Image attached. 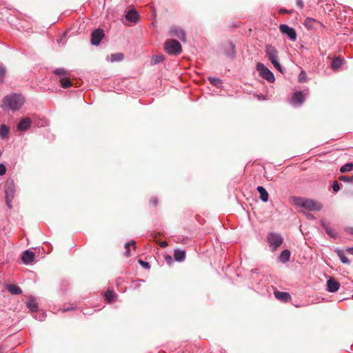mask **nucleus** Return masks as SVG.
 Segmentation results:
<instances>
[{"instance_id":"1","label":"nucleus","mask_w":353,"mask_h":353,"mask_svg":"<svg viewBox=\"0 0 353 353\" xmlns=\"http://www.w3.org/2000/svg\"><path fill=\"white\" fill-rule=\"evenodd\" d=\"M24 98L21 94H12L5 97L2 101L1 108L12 111L18 110L23 105Z\"/></svg>"},{"instance_id":"2","label":"nucleus","mask_w":353,"mask_h":353,"mask_svg":"<svg viewBox=\"0 0 353 353\" xmlns=\"http://www.w3.org/2000/svg\"><path fill=\"white\" fill-rule=\"evenodd\" d=\"M292 200L294 205L307 211H320L323 207L321 203L310 199L294 196Z\"/></svg>"},{"instance_id":"3","label":"nucleus","mask_w":353,"mask_h":353,"mask_svg":"<svg viewBox=\"0 0 353 353\" xmlns=\"http://www.w3.org/2000/svg\"><path fill=\"white\" fill-rule=\"evenodd\" d=\"M265 53L273 65L281 72H283L282 67L278 61L279 56L277 50L272 45L265 46Z\"/></svg>"},{"instance_id":"4","label":"nucleus","mask_w":353,"mask_h":353,"mask_svg":"<svg viewBox=\"0 0 353 353\" xmlns=\"http://www.w3.org/2000/svg\"><path fill=\"white\" fill-rule=\"evenodd\" d=\"M5 193H6V204L9 208H12L11 202L14 198L15 193V185L14 181L12 179H8L6 181L5 184Z\"/></svg>"},{"instance_id":"5","label":"nucleus","mask_w":353,"mask_h":353,"mask_svg":"<svg viewBox=\"0 0 353 353\" xmlns=\"http://www.w3.org/2000/svg\"><path fill=\"white\" fill-rule=\"evenodd\" d=\"M164 50L170 54H179L182 51V47L178 41L169 39L165 42Z\"/></svg>"},{"instance_id":"6","label":"nucleus","mask_w":353,"mask_h":353,"mask_svg":"<svg viewBox=\"0 0 353 353\" xmlns=\"http://www.w3.org/2000/svg\"><path fill=\"white\" fill-rule=\"evenodd\" d=\"M269 245L272 248V250H276L283 243V239L281 234L277 233L271 232L267 237Z\"/></svg>"},{"instance_id":"7","label":"nucleus","mask_w":353,"mask_h":353,"mask_svg":"<svg viewBox=\"0 0 353 353\" xmlns=\"http://www.w3.org/2000/svg\"><path fill=\"white\" fill-rule=\"evenodd\" d=\"M256 70L259 72L260 76L263 79H266L269 82H273L274 81V76L273 73L266 68L262 63H257Z\"/></svg>"},{"instance_id":"8","label":"nucleus","mask_w":353,"mask_h":353,"mask_svg":"<svg viewBox=\"0 0 353 353\" xmlns=\"http://www.w3.org/2000/svg\"><path fill=\"white\" fill-rule=\"evenodd\" d=\"M170 35L172 37H176L182 41H185L186 34L185 31L179 27H171L170 28Z\"/></svg>"},{"instance_id":"9","label":"nucleus","mask_w":353,"mask_h":353,"mask_svg":"<svg viewBox=\"0 0 353 353\" xmlns=\"http://www.w3.org/2000/svg\"><path fill=\"white\" fill-rule=\"evenodd\" d=\"M281 33L287 34L292 41L296 39V33L294 28L289 27L288 25L282 24L279 26Z\"/></svg>"},{"instance_id":"10","label":"nucleus","mask_w":353,"mask_h":353,"mask_svg":"<svg viewBox=\"0 0 353 353\" xmlns=\"http://www.w3.org/2000/svg\"><path fill=\"white\" fill-rule=\"evenodd\" d=\"M303 24L305 27L308 30L324 28V26L321 22L310 17L305 19Z\"/></svg>"},{"instance_id":"11","label":"nucleus","mask_w":353,"mask_h":353,"mask_svg":"<svg viewBox=\"0 0 353 353\" xmlns=\"http://www.w3.org/2000/svg\"><path fill=\"white\" fill-rule=\"evenodd\" d=\"M104 37L103 30L101 29H97L92 32L91 34V43L92 45L98 46L100 41Z\"/></svg>"},{"instance_id":"12","label":"nucleus","mask_w":353,"mask_h":353,"mask_svg":"<svg viewBox=\"0 0 353 353\" xmlns=\"http://www.w3.org/2000/svg\"><path fill=\"white\" fill-rule=\"evenodd\" d=\"M275 297L281 302L287 303L291 300V296L288 292L275 290L274 292Z\"/></svg>"},{"instance_id":"13","label":"nucleus","mask_w":353,"mask_h":353,"mask_svg":"<svg viewBox=\"0 0 353 353\" xmlns=\"http://www.w3.org/2000/svg\"><path fill=\"white\" fill-rule=\"evenodd\" d=\"M327 290L331 292H336L340 286V284L334 279H330L327 281Z\"/></svg>"},{"instance_id":"14","label":"nucleus","mask_w":353,"mask_h":353,"mask_svg":"<svg viewBox=\"0 0 353 353\" xmlns=\"http://www.w3.org/2000/svg\"><path fill=\"white\" fill-rule=\"evenodd\" d=\"M30 124H31L30 119L28 117H26V118L21 119L19 121V123L17 125V128L20 131H24L30 127Z\"/></svg>"},{"instance_id":"15","label":"nucleus","mask_w":353,"mask_h":353,"mask_svg":"<svg viewBox=\"0 0 353 353\" xmlns=\"http://www.w3.org/2000/svg\"><path fill=\"white\" fill-rule=\"evenodd\" d=\"M117 294L112 290L108 289L104 293V298L105 301L109 303L114 302L117 300Z\"/></svg>"},{"instance_id":"16","label":"nucleus","mask_w":353,"mask_h":353,"mask_svg":"<svg viewBox=\"0 0 353 353\" xmlns=\"http://www.w3.org/2000/svg\"><path fill=\"white\" fill-rule=\"evenodd\" d=\"M22 261L24 263H30L34 259V254L32 252L26 250L22 255Z\"/></svg>"},{"instance_id":"17","label":"nucleus","mask_w":353,"mask_h":353,"mask_svg":"<svg viewBox=\"0 0 353 353\" xmlns=\"http://www.w3.org/2000/svg\"><path fill=\"white\" fill-rule=\"evenodd\" d=\"M139 17L138 12L134 10L128 11L125 15L126 19L132 23H136L139 20Z\"/></svg>"},{"instance_id":"18","label":"nucleus","mask_w":353,"mask_h":353,"mask_svg":"<svg viewBox=\"0 0 353 353\" xmlns=\"http://www.w3.org/2000/svg\"><path fill=\"white\" fill-rule=\"evenodd\" d=\"M292 103L301 105L304 102V96L301 92H295L292 98Z\"/></svg>"},{"instance_id":"19","label":"nucleus","mask_w":353,"mask_h":353,"mask_svg":"<svg viewBox=\"0 0 353 353\" xmlns=\"http://www.w3.org/2000/svg\"><path fill=\"white\" fill-rule=\"evenodd\" d=\"M6 288L12 294L17 295V294H21L22 293V290L18 285H16L7 284L6 285Z\"/></svg>"},{"instance_id":"20","label":"nucleus","mask_w":353,"mask_h":353,"mask_svg":"<svg viewBox=\"0 0 353 353\" xmlns=\"http://www.w3.org/2000/svg\"><path fill=\"white\" fill-rule=\"evenodd\" d=\"M185 252L183 250L176 249L174 251V257L176 261L181 262L185 259Z\"/></svg>"},{"instance_id":"21","label":"nucleus","mask_w":353,"mask_h":353,"mask_svg":"<svg viewBox=\"0 0 353 353\" xmlns=\"http://www.w3.org/2000/svg\"><path fill=\"white\" fill-rule=\"evenodd\" d=\"M257 190L260 194V199L264 201L267 202L268 201V193L265 190V189L262 186H258Z\"/></svg>"},{"instance_id":"22","label":"nucleus","mask_w":353,"mask_h":353,"mask_svg":"<svg viewBox=\"0 0 353 353\" xmlns=\"http://www.w3.org/2000/svg\"><path fill=\"white\" fill-rule=\"evenodd\" d=\"M343 64V60L340 57L334 58L331 63V67L334 70H338Z\"/></svg>"},{"instance_id":"23","label":"nucleus","mask_w":353,"mask_h":353,"mask_svg":"<svg viewBox=\"0 0 353 353\" xmlns=\"http://www.w3.org/2000/svg\"><path fill=\"white\" fill-rule=\"evenodd\" d=\"M290 252L288 250H285L281 252L279 259L283 263H286L290 260Z\"/></svg>"},{"instance_id":"24","label":"nucleus","mask_w":353,"mask_h":353,"mask_svg":"<svg viewBox=\"0 0 353 353\" xmlns=\"http://www.w3.org/2000/svg\"><path fill=\"white\" fill-rule=\"evenodd\" d=\"M60 83L63 88H68L72 86V83L68 77H63L60 79Z\"/></svg>"},{"instance_id":"25","label":"nucleus","mask_w":353,"mask_h":353,"mask_svg":"<svg viewBox=\"0 0 353 353\" xmlns=\"http://www.w3.org/2000/svg\"><path fill=\"white\" fill-rule=\"evenodd\" d=\"M321 225L323 227V228L325 230L326 233L330 235L332 237H335L336 234L334 232V230L329 227V225L323 221H321Z\"/></svg>"},{"instance_id":"26","label":"nucleus","mask_w":353,"mask_h":353,"mask_svg":"<svg viewBox=\"0 0 353 353\" xmlns=\"http://www.w3.org/2000/svg\"><path fill=\"white\" fill-rule=\"evenodd\" d=\"M123 57H124L123 54L120 53V52L112 54L110 56V61L112 62L120 61L123 60Z\"/></svg>"},{"instance_id":"27","label":"nucleus","mask_w":353,"mask_h":353,"mask_svg":"<svg viewBox=\"0 0 353 353\" xmlns=\"http://www.w3.org/2000/svg\"><path fill=\"white\" fill-rule=\"evenodd\" d=\"M131 245H133L134 247V249H135V241L132 240L130 241V242L125 243V248L126 250L125 252V255L128 257L130 256V247Z\"/></svg>"},{"instance_id":"28","label":"nucleus","mask_w":353,"mask_h":353,"mask_svg":"<svg viewBox=\"0 0 353 353\" xmlns=\"http://www.w3.org/2000/svg\"><path fill=\"white\" fill-rule=\"evenodd\" d=\"M8 132H9V128L3 124L0 126V136L1 137H6L8 134Z\"/></svg>"},{"instance_id":"29","label":"nucleus","mask_w":353,"mask_h":353,"mask_svg":"<svg viewBox=\"0 0 353 353\" xmlns=\"http://www.w3.org/2000/svg\"><path fill=\"white\" fill-rule=\"evenodd\" d=\"M336 253H337V255L339 256V257L340 258V259L341 260L342 263H343L345 264L350 263L349 259L344 255L343 251L338 250L336 251Z\"/></svg>"},{"instance_id":"30","label":"nucleus","mask_w":353,"mask_h":353,"mask_svg":"<svg viewBox=\"0 0 353 353\" xmlns=\"http://www.w3.org/2000/svg\"><path fill=\"white\" fill-rule=\"evenodd\" d=\"M352 170H353V163H346L340 168V171L342 173L350 171Z\"/></svg>"},{"instance_id":"31","label":"nucleus","mask_w":353,"mask_h":353,"mask_svg":"<svg viewBox=\"0 0 353 353\" xmlns=\"http://www.w3.org/2000/svg\"><path fill=\"white\" fill-rule=\"evenodd\" d=\"M164 60V57L162 54L154 56L152 59V63L153 65L159 63Z\"/></svg>"},{"instance_id":"32","label":"nucleus","mask_w":353,"mask_h":353,"mask_svg":"<svg viewBox=\"0 0 353 353\" xmlns=\"http://www.w3.org/2000/svg\"><path fill=\"white\" fill-rule=\"evenodd\" d=\"M28 307L32 312H35L38 310L37 303L34 301H30L27 303Z\"/></svg>"},{"instance_id":"33","label":"nucleus","mask_w":353,"mask_h":353,"mask_svg":"<svg viewBox=\"0 0 353 353\" xmlns=\"http://www.w3.org/2000/svg\"><path fill=\"white\" fill-rule=\"evenodd\" d=\"M54 73L61 78L65 77L68 74V72L63 68H58L54 71Z\"/></svg>"},{"instance_id":"34","label":"nucleus","mask_w":353,"mask_h":353,"mask_svg":"<svg viewBox=\"0 0 353 353\" xmlns=\"http://www.w3.org/2000/svg\"><path fill=\"white\" fill-rule=\"evenodd\" d=\"M339 179L344 182H353V175L351 176L347 175L340 176Z\"/></svg>"},{"instance_id":"35","label":"nucleus","mask_w":353,"mask_h":353,"mask_svg":"<svg viewBox=\"0 0 353 353\" xmlns=\"http://www.w3.org/2000/svg\"><path fill=\"white\" fill-rule=\"evenodd\" d=\"M159 199L157 196H152L150 200V205L154 208H156L158 205Z\"/></svg>"},{"instance_id":"36","label":"nucleus","mask_w":353,"mask_h":353,"mask_svg":"<svg viewBox=\"0 0 353 353\" xmlns=\"http://www.w3.org/2000/svg\"><path fill=\"white\" fill-rule=\"evenodd\" d=\"M208 80L210 81V82L213 85H216V86H218L219 83H221V80L219 79H217V78H214V77H210L208 78Z\"/></svg>"},{"instance_id":"37","label":"nucleus","mask_w":353,"mask_h":353,"mask_svg":"<svg viewBox=\"0 0 353 353\" xmlns=\"http://www.w3.org/2000/svg\"><path fill=\"white\" fill-rule=\"evenodd\" d=\"M6 69L3 67L0 66V83L3 82V79L6 76Z\"/></svg>"},{"instance_id":"38","label":"nucleus","mask_w":353,"mask_h":353,"mask_svg":"<svg viewBox=\"0 0 353 353\" xmlns=\"http://www.w3.org/2000/svg\"><path fill=\"white\" fill-rule=\"evenodd\" d=\"M139 263L141 264L142 267L146 269H149L150 268V265L148 262L143 261L141 259L139 260Z\"/></svg>"},{"instance_id":"39","label":"nucleus","mask_w":353,"mask_h":353,"mask_svg":"<svg viewBox=\"0 0 353 353\" xmlns=\"http://www.w3.org/2000/svg\"><path fill=\"white\" fill-rule=\"evenodd\" d=\"M332 188L334 192H338L340 190V185L337 181L333 182Z\"/></svg>"},{"instance_id":"40","label":"nucleus","mask_w":353,"mask_h":353,"mask_svg":"<svg viewBox=\"0 0 353 353\" xmlns=\"http://www.w3.org/2000/svg\"><path fill=\"white\" fill-rule=\"evenodd\" d=\"M299 79L300 81H305L306 79V73L304 71H301L299 74Z\"/></svg>"},{"instance_id":"41","label":"nucleus","mask_w":353,"mask_h":353,"mask_svg":"<svg viewBox=\"0 0 353 353\" xmlns=\"http://www.w3.org/2000/svg\"><path fill=\"white\" fill-rule=\"evenodd\" d=\"M6 172V166L3 164L0 163V175L5 174Z\"/></svg>"},{"instance_id":"42","label":"nucleus","mask_w":353,"mask_h":353,"mask_svg":"<svg viewBox=\"0 0 353 353\" xmlns=\"http://www.w3.org/2000/svg\"><path fill=\"white\" fill-rule=\"evenodd\" d=\"M296 5L300 8H303V6H304V3H303V1L302 0H296Z\"/></svg>"},{"instance_id":"43","label":"nucleus","mask_w":353,"mask_h":353,"mask_svg":"<svg viewBox=\"0 0 353 353\" xmlns=\"http://www.w3.org/2000/svg\"><path fill=\"white\" fill-rule=\"evenodd\" d=\"M168 245V243L167 241H161L159 243V246L161 248H166Z\"/></svg>"},{"instance_id":"44","label":"nucleus","mask_w":353,"mask_h":353,"mask_svg":"<svg viewBox=\"0 0 353 353\" xmlns=\"http://www.w3.org/2000/svg\"><path fill=\"white\" fill-rule=\"evenodd\" d=\"M165 259L168 263H170L172 261V256L170 255L165 256Z\"/></svg>"},{"instance_id":"45","label":"nucleus","mask_w":353,"mask_h":353,"mask_svg":"<svg viewBox=\"0 0 353 353\" xmlns=\"http://www.w3.org/2000/svg\"><path fill=\"white\" fill-rule=\"evenodd\" d=\"M345 230L348 233L353 234V228H347Z\"/></svg>"},{"instance_id":"46","label":"nucleus","mask_w":353,"mask_h":353,"mask_svg":"<svg viewBox=\"0 0 353 353\" xmlns=\"http://www.w3.org/2000/svg\"><path fill=\"white\" fill-rule=\"evenodd\" d=\"M347 252L351 254H353V247L347 248Z\"/></svg>"},{"instance_id":"47","label":"nucleus","mask_w":353,"mask_h":353,"mask_svg":"<svg viewBox=\"0 0 353 353\" xmlns=\"http://www.w3.org/2000/svg\"><path fill=\"white\" fill-rule=\"evenodd\" d=\"M280 13H288L289 12L287 10L285 9H281L279 11Z\"/></svg>"},{"instance_id":"48","label":"nucleus","mask_w":353,"mask_h":353,"mask_svg":"<svg viewBox=\"0 0 353 353\" xmlns=\"http://www.w3.org/2000/svg\"><path fill=\"white\" fill-rule=\"evenodd\" d=\"M231 46V48H232V57L234 56V46L232 45V43L230 44Z\"/></svg>"},{"instance_id":"49","label":"nucleus","mask_w":353,"mask_h":353,"mask_svg":"<svg viewBox=\"0 0 353 353\" xmlns=\"http://www.w3.org/2000/svg\"><path fill=\"white\" fill-rule=\"evenodd\" d=\"M307 216L309 218H311V219H313V218H314L313 215H312V214H310V213L307 214Z\"/></svg>"},{"instance_id":"50","label":"nucleus","mask_w":353,"mask_h":353,"mask_svg":"<svg viewBox=\"0 0 353 353\" xmlns=\"http://www.w3.org/2000/svg\"><path fill=\"white\" fill-rule=\"evenodd\" d=\"M0 353H3L1 349H0Z\"/></svg>"}]
</instances>
